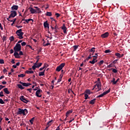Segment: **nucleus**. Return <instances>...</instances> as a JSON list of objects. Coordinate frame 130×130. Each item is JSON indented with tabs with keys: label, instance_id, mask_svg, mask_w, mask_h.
<instances>
[{
	"label": "nucleus",
	"instance_id": "56",
	"mask_svg": "<svg viewBox=\"0 0 130 130\" xmlns=\"http://www.w3.org/2000/svg\"><path fill=\"white\" fill-rule=\"evenodd\" d=\"M16 28H18V29H20V28H22V27H23L21 25H16Z\"/></svg>",
	"mask_w": 130,
	"mask_h": 130
},
{
	"label": "nucleus",
	"instance_id": "11",
	"mask_svg": "<svg viewBox=\"0 0 130 130\" xmlns=\"http://www.w3.org/2000/svg\"><path fill=\"white\" fill-rule=\"evenodd\" d=\"M108 36H109V33L108 32H106L101 35L102 38H107Z\"/></svg>",
	"mask_w": 130,
	"mask_h": 130
},
{
	"label": "nucleus",
	"instance_id": "21",
	"mask_svg": "<svg viewBox=\"0 0 130 130\" xmlns=\"http://www.w3.org/2000/svg\"><path fill=\"white\" fill-rule=\"evenodd\" d=\"M47 67H48V65L46 64V63H45V64H44L43 67L41 68L40 69V71H43V70H44V68H47Z\"/></svg>",
	"mask_w": 130,
	"mask_h": 130
},
{
	"label": "nucleus",
	"instance_id": "25",
	"mask_svg": "<svg viewBox=\"0 0 130 130\" xmlns=\"http://www.w3.org/2000/svg\"><path fill=\"white\" fill-rule=\"evenodd\" d=\"M111 83H113V85H116V82L115 78H113V80L111 81Z\"/></svg>",
	"mask_w": 130,
	"mask_h": 130
},
{
	"label": "nucleus",
	"instance_id": "39",
	"mask_svg": "<svg viewBox=\"0 0 130 130\" xmlns=\"http://www.w3.org/2000/svg\"><path fill=\"white\" fill-rule=\"evenodd\" d=\"M5 95H4V92L3 91L0 92V97H4Z\"/></svg>",
	"mask_w": 130,
	"mask_h": 130
},
{
	"label": "nucleus",
	"instance_id": "20",
	"mask_svg": "<svg viewBox=\"0 0 130 130\" xmlns=\"http://www.w3.org/2000/svg\"><path fill=\"white\" fill-rule=\"evenodd\" d=\"M95 55L96 56H92V57H93L92 60L95 61L97 59V57H98V53H95Z\"/></svg>",
	"mask_w": 130,
	"mask_h": 130
},
{
	"label": "nucleus",
	"instance_id": "7",
	"mask_svg": "<svg viewBox=\"0 0 130 130\" xmlns=\"http://www.w3.org/2000/svg\"><path fill=\"white\" fill-rule=\"evenodd\" d=\"M40 93H42V90L41 89H38L36 92V95L37 97H41L42 95L40 94Z\"/></svg>",
	"mask_w": 130,
	"mask_h": 130
},
{
	"label": "nucleus",
	"instance_id": "59",
	"mask_svg": "<svg viewBox=\"0 0 130 130\" xmlns=\"http://www.w3.org/2000/svg\"><path fill=\"white\" fill-rule=\"evenodd\" d=\"M10 52L11 54L12 53H14V50H13L12 49H11L10 51Z\"/></svg>",
	"mask_w": 130,
	"mask_h": 130
},
{
	"label": "nucleus",
	"instance_id": "2",
	"mask_svg": "<svg viewBox=\"0 0 130 130\" xmlns=\"http://www.w3.org/2000/svg\"><path fill=\"white\" fill-rule=\"evenodd\" d=\"M16 34L18 36V38L19 39H23V36L24 35V32H22V29L17 30L16 31Z\"/></svg>",
	"mask_w": 130,
	"mask_h": 130
},
{
	"label": "nucleus",
	"instance_id": "61",
	"mask_svg": "<svg viewBox=\"0 0 130 130\" xmlns=\"http://www.w3.org/2000/svg\"><path fill=\"white\" fill-rule=\"evenodd\" d=\"M2 89H4V86L0 85V91L2 90Z\"/></svg>",
	"mask_w": 130,
	"mask_h": 130
},
{
	"label": "nucleus",
	"instance_id": "23",
	"mask_svg": "<svg viewBox=\"0 0 130 130\" xmlns=\"http://www.w3.org/2000/svg\"><path fill=\"white\" fill-rule=\"evenodd\" d=\"M95 49H96V48L95 47H92L91 49H89V52H92L93 53H94L95 52Z\"/></svg>",
	"mask_w": 130,
	"mask_h": 130
},
{
	"label": "nucleus",
	"instance_id": "4",
	"mask_svg": "<svg viewBox=\"0 0 130 130\" xmlns=\"http://www.w3.org/2000/svg\"><path fill=\"white\" fill-rule=\"evenodd\" d=\"M110 92V88H109L107 91L104 92L103 93L100 94L99 96L96 97V98H101V97H104L107 94Z\"/></svg>",
	"mask_w": 130,
	"mask_h": 130
},
{
	"label": "nucleus",
	"instance_id": "41",
	"mask_svg": "<svg viewBox=\"0 0 130 130\" xmlns=\"http://www.w3.org/2000/svg\"><path fill=\"white\" fill-rule=\"evenodd\" d=\"M26 126V124H25V123H24V121H22V123H21L20 124V126Z\"/></svg>",
	"mask_w": 130,
	"mask_h": 130
},
{
	"label": "nucleus",
	"instance_id": "43",
	"mask_svg": "<svg viewBox=\"0 0 130 130\" xmlns=\"http://www.w3.org/2000/svg\"><path fill=\"white\" fill-rule=\"evenodd\" d=\"M31 20V19H24V21H25V22H26V23H29V22H30Z\"/></svg>",
	"mask_w": 130,
	"mask_h": 130
},
{
	"label": "nucleus",
	"instance_id": "54",
	"mask_svg": "<svg viewBox=\"0 0 130 130\" xmlns=\"http://www.w3.org/2000/svg\"><path fill=\"white\" fill-rule=\"evenodd\" d=\"M103 62H104V61L103 60H101L99 63V64H100V66H101V64H102L103 63Z\"/></svg>",
	"mask_w": 130,
	"mask_h": 130
},
{
	"label": "nucleus",
	"instance_id": "28",
	"mask_svg": "<svg viewBox=\"0 0 130 130\" xmlns=\"http://www.w3.org/2000/svg\"><path fill=\"white\" fill-rule=\"evenodd\" d=\"M101 86L102 85H96V87L98 88V90H96V92H99V91H100V90L102 89Z\"/></svg>",
	"mask_w": 130,
	"mask_h": 130
},
{
	"label": "nucleus",
	"instance_id": "16",
	"mask_svg": "<svg viewBox=\"0 0 130 130\" xmlns=\"http://www.w3.org/2000/svg\"><path fill=\"white\" fill-rule=\"evenodd\" d=\"M84 93L87 94V95H90L92 92H91V90H90V89H86Z\"/></svg>",
	"mask_w": 130,
	"mask_h": 130
},
{
	"label": "nucleus",
	"instance_id": "38",
	"mask_svg": "<svg viewBox=\"0 0 130 130\" xmlns=\"http://www.w3.org/2000/svg\"><path fill=\"white\" fill-rule=\"evenodd\" d=\"M55 16H56V18H59V17H60V14H59V13H56L55 14Z\"/></svg>",
	"mask_w": 130,
	"mask_h": 130
},
{
	"label": "nucleus",
	"instance_id": "27",
	"mask_svg": "<svg viewBox=\"0 0 130 130\" xmlns=\"http://www.w3.org/2000/svg\"><path fill=\"white\" fill-rule=\"evenodd\" d=\"M34 73V72L32 70L31 71H25V74H33Z\"/></svg>",
	"mask_w": 130,
	"mask_h": 130
},
{
	"label": "nucleus",
	"instance_id": "34",
	"mask_svg": "<svg viewBox=\"0 0 130 130\" xmlns=\"http://www.w3.org/2000/svg\"><path fill=\"white\" fill-rule=\"evenodd\" d=\"M78 47H79V46L75 45L73 46L74 48V51H76L77 49H78Z\"/></svg>",
	"mask_w": 130,
	"mask_h": 130
},
{
	"label": "nucleus",
	"instance_id": "26",
	"mask_svg": "<svg viewBox=\"0 0 130 130\" xmlns=\"http://www.w3.org/2000/svg\"><path fill=\"white\" fill-rule=\"evenodd\" d=\"M84 94V97H85V100H87V99H90V98H89V95L87 94V93H83Z\"/></svg>",
	"mask_w": 130,
	"mask_h": 130
},
{
	"label": "nucleus",
	"instance_id": "64",
	"mask_svg": "<svg viewBox=\"0 0 130 130\" xmlns=\"http://www.w3.org/2000/svg\"><path fill=\"white\" fill-rule=\"evenodd\" d=\"M2 84H3V85H6L7 84V82L3 81V82H2Z\"/></svg>",
	"mask_w": 130,
	"mask_h": 130
},
{
	"label": "nucleus",
	"instance_id": "44",
	"mask_svg": "<svg viewBox=\"0 0 130 130\" xmlns=\"http://www.w3.org/2000/svg\"><path fill=\"white\" fill-rule=\"evenodd\" d=\"M39 74L40 76H44V72H40Z\"/></svg>",
	"mask_w": 130,
	"mask_h": 130
},
{
	"label": "nucleus",
	"instance_id": "55",
	"mask_svg": "<svg viewBox=\"0 0 130 130\" xmlns=\"http://www.w3.org/2000/svg\"><path fill=\"white\" fill-rule=\"evenodd\" d=\"M21 45H22V46H25L26 45V42H23L21 43Z\"/></svg>",
	"mask_w": 130,
	"mask_h": 130
},
{
	"label": "nucleus",
	"instance_id": "53",
	"mask_svg": "<svg viewBox=\"0 0 130 130\" xmlns=\"http://www.w3.org/2000/svg\"><path fill=\"white\" fill-rule=\"evenodd\" d=\"M24 110V113H25L26 114H28V110H27V109H25Z\"/></svg>",
	"mask_w": 130,
	"mask_h": 130
},
{
	"label": "nucleus",
	"instance_id": "19",
	"mask_svg": "<svg viewBox=\"0 0 130 130\" xmlns=\"http://www.w3.org/2000/svg\"><path fill=\"white\" fill-rule=\"evenodd\" d=\"M72 112H73V110H71L67 111L66 114L67 117H68L69 116V115L70 114H71V113H72Z\"/></svg>",
	"mask_w": 130,
	"mask_h": 130
},
{
	"label": "nucleus",
	"instance_id": "6",
	"mask_svg": "<svg viewBox=\"0 0 130 130\" xmlns=\"http://www.w3.org/2000/svg\"><path fill=\"white\" fill-rule=\"evenodd\" d=\"M20 99L21 101H22V102H24V103H26V104L27 103H28V102H29V101L26 100V99L25 98V96H24L23 95H21L20 97Z\"/></svg>",
	"mask_w": 130,
	"mask_h": 130
},
{
	"label": "nucleus",
	"instance_id": "22",
	"mask_svg": "<svg viewBox=\"0 0 130 130\" xmlns=\"http://www.w3.org/2000/svg\"><path fill=\"white\" fill-rule=\"evenodd\" d=\"M19 83L21 84V85H22V86H23L24 87H28V85H27V83L22 82V81H20Z\"/></svg>",
	"mask_w": 130,
	"mask_h": 130
},
{
	"label": "nucleus",
	"instance_id": "31",
	"mask_svg": "<svg viewBox=\"0 0 130 130\" xmlns=\"http://www.w3.org/2000/svg\"><path fill=\"white\" fill-rule=\"evenodd\" d=\"M14 40H15V38H14V36H11L9 38V40H10L11 42L14 41Z\"/></svg>",
	"mask_w": 130,
	"mask_h": 130
},
{
	"label": "nucleus",
	"instance_id": "13",
	"mask_svg": "<svg viewBox=\"0 0 130 130\" xmlns=\"http://www.w3.org/2000/svg\"><path fill=\"white\" fill-rule=\"evenodd\" d=\"M18 9H19V6H18L17 5H13L11 7V10H12L13 11H14V10L17 11L18 10Z\"/></svg>",
	"mask_w": 130,
	"mask_h": 130
},
{
	"label": "nucleus",
	"instance_id": "36",
	"mask_svg": "<svg viewBox=\"0 0 130 130\" xmlns=\"http://www.w3.org/2000/svg\"><path fill=\"white\" fill-rule=\"evenodd\" d=\"M90 58H92L91 54H90L89 56L86 59V60H84V61L86 62V60H89Z\"/></svg>",
	"mask_w": 130,
	"mask_h": 130
},
{
	"label": "nucleus",
	"instance_id": "18",
	"mask_svg": "<svg viewBox=\"0 0 130 130\" xmlns=\"http://www.w3.org/2000/svg\"><path fill=\"white\" fill-rule=\"evenodd\" d=\"M3 91H4V92H5V93L6 94H10V91H9V90L8 89V88H4V89H3Z\"/></svg>",
	"mask_w": 130,
	"mask_h": 130
},
{
	"label": "nucleus",
	"instance_id": "14",
	"mask_svg": "<svg viewBox=\"0 0 130 130\" xmlns=\"http://www.w3.org/2000/svg\"><path fill=\"white\" fill-rule=\"evenodd\" d=\"M115 55H116V56H117V57H118V58H121V57H122L124 55L123 54H120V53H116L115 54Z\"/></svg>",
	"mask_w": 130,
	"mask_h": 130
},
{
	"label": "nucleus",
	"instance_id": "60",
	"mask_svg": "<svg viewBox=\"0 0 130 130\" xmlns=\"http://www.w3.org/2000/svg\"><path fill=\"white\" fill-rule=\"evenodd\" d=\"M11 62L12 63H15V59H12V60H11Z\"/></svg>",
	"mask_w": 130,
	"mask_h": 130
},
{
	"label": "nucleus",
	"instance_id": "47",
	"mask_svg": "<svg viewBox=\"0 0 130 130\" xmlns=\"http://www.w3.org/2000/svg\"><path fill=\"white\" fill-rule=\"evenodd\" d=\"M42 66V63H39L38 64V66H37V68H38V69H39V68H40V67H41Z\"/></svg>",
	"mask_w": 130,
	"mask_h": 130
},
{
	"label": "nucleus",
	"instance_id": "5",
	"mask_svg": "<svg viewBox=\"0 0 130 130\" xmlns=\"http://www.w3.org/2000/svg\"><path fill=\"white\" fill-rule=\"evenodd\" d=\"M17 114L26 116V113L24 112V110L23 109L19 108Z\"/></svg>",
	"mask_w": 130,
	"mask_h": 130
},
{
	"label": "nucleus",
	"instance_id": "12",
	"mask_svg": "<svg viewBox=\"0 0 130 130\" xmlns=\"http://www.w3.org/2000/svg\"><path fill=\"white\" fill-rule=\"evenodd\" d=\"M44 28H47L48 29H49V24L47 21H46L44 22Z\"/></svg>",
	"mask_w": 130,
	"mask_h": 130
},
{
	"label": "nucleus",
	"instance_id": "51",
	"mask_svg": "<svg viewBox=\"0 0 130 130\" xmlns=\"http://www.w3.org/2000/svg\"><path fill=\"white\" fill-rule=\"evenodd\" d=\"M89 63H91L92 64H94L95 63V61L92 60V61H89Z\"/></svg>",
	"mask_w": 130,
	"mask_h": 130
},
{
	"label": "nucleus",
	"instance_id": "50",
	"mask_svg": "<svg viewBox=\"0 0 130 130\" xmlns=\"http://www.w3.org/2000/svg\"><path fill=\"white\" fill-rule=\"evenodd\" d=\"M26 46L29 47V48H30V49H31L32 50H34V48H33L32 47V46H30L29 45H26Z\"/></svg>",
	"mask_w": 130,
	"mask_h": 130
},
{
	"label": "nucleus",
	"instance_id": "8",
	"mask_svg": "<svg viewBox=\"0 0 130 130\" xmlns=\"http://www.w3.org/2000/svg\"><path fill=\"white\" fill-rule=\"evenodd\" d=\"M28 10H29V11L30 12L31 14H35L37 13V10L34 9L32 7H29Z\"/></svg>",
	"mask_w": 130,
	"mask_h": 130
},
{
	"label": "nucleus",
	"instance_id": "62",
	"mask_svg": "<svg viewBox=\"0 0 130 130\" xmlns=\"http://www.w3.org/2000/svg\"><path fill=\"white\" fill-rule=\"evenodd\" d=\"M62 77H63V74H60L59 76L60 79H62Z\"/></svg>",
	"mask_w": 130,
	"mask_h": 130
},
{
	"label": "nucleus",
	"instance_id": "58",
	"mask_svg": "<svg viewBox=\"0 0 130 130\" xmlns=\"http://www.w3.org/2000/svg\"><path fill=\"white\" fill-rule=\"evenodd\" d=\"M7 72H8V70H7L6 69H4L3 70V73L5 74V73H7Z\"/></svg>",
	"mask_w": 130,
	"mask_h": 130
},
{
	"label": "nucleus",
	"instance_id": "49",
	"mask_svg": "<svg viewBox=\"0 0 130 130\" xmlns=\"http://www.w3.org/2000/svg\"><path fill=\"white\" fill-rule=\"evenodd\" d=\"M0 63L1 64L5 63V61L4 60V59H0Z\"/></svg>",
	"mask_w": 130,
	"mask_h": 130
},
{
	"label": "nucleus",
	"instance_id": "9",
	"mask_svg": "<svg viewBox=\"0 0 130 130\" xmlns=\"http://www.w3.org/2000/svg\"><path fill=\"white\" fill-rule=\"evenodd\" d=\"M10 15L12 18H15L17 16V12L16 11H12Z\"/></svg>",
	"mask_w": 130,
	"mask_h": 130
},
{
	"label": "nucleus",
	"instance_id": "37",
	"mask_svg": "<svg viewBox=\"0 0 130 130\" xmlns=\"http://www.w3.org/2000/svg\"><path fill=\"white\" fill-rule=\"evenodd\" d=\"M110 52H111V51L109 49H107L105 51V53H109Z\"/></svg>",
	"mask_w": 130,
	"mask_h": 130
},
{
	"label": "nucleus",
	"instance_id": "1",
	"mask_svg": "<svg viewBox=\"0 0 130 130\" xmlns=\"http://www.w3.org/2000/svg\"><path fill=\"white\" fill-rule=\"evenodd\" d=\"M14 50V55L16 58H20L19 56V51H21V44L17 43L13 48Z\"/></svg>",
	"mask_w": 130,
	"mask_h": 130
},
{
	"label": "nucleus",
	"instance_id": "57",
	"mask_svg": "<svg viewBox=\"0 0 130 130\" xmlns=\"http://www.w3.org/2000/svg\"><path fill=\"white\" fill-rule=\"evenodd\" d=\"M19 55H23V52L21 51H19V53H18Z\"/></svg>",
	"mask_w": 130,
	"mask_h": 130
},
{
	"label": "nucleus",
	"instance_id": "10",
	"mask_svg": "<svg viewBox=\"0 0 130 130\" xmlns=\"http://www.w3.org/2000/svg\"><path fill=\"white\" fill-rule=\"evenodd\" d=\"M62 30L63 31V33L64 34H67V26H66V24L64 23L63 24L62 26L61 27Z\"/></svg>",
	"mask_w": 130,
	"mask_h": 130
},
{
	"label": "nucleus",
	"instance_id": "35",
	"mask_svg": "<svg viewBox=\"0 0 130 130\" xmlns=\"http://www.w3.org/2000/svg\"><path fill=\"white\" fill-rule=\"evenodd\" d=\"M25 75L24 74H20V75H18V77H19V78H24V77H25Z\"/></svg>",
	"mask_w": 130,
	"mask_h": 130
},
{
	"label": "nucleus",
	"instance_id": "40",
	"mask_svg": "<svg viewBox=\"0 0 130 130\" xmlns=\"http://www.w3.org/2000/svg\"><path fill=\"white\" fill-rule=\"evenodd\" d=\"M0 104H5V102H4V100L3 99L0 98Z\"/></svg>",
	"mask_w": 130,
	"mask_h": 130
},
{
	"label": "nucleus",
	"instance_id": "48",
	"mask_svg": "<svg viewBox=\"0 0 130 130\" xmlns=\"http://www.w3.org/2000/svg\"><path fill=\"white\" fill-rule=\"evenodd\" d=\"M7 40V37H6L5 36H3V42H5V41Z\"/></svg>",
	"mask_w": 130,
	"mask_h": 130
},
{
	"label": "nucleus",
	"instance_id": "3",
	"mask_svg": "<svg viewBox=\"0 0 130 130\" xmlns=\"http://www.w3.org/2000/svg\"><path fill=\"white\" fill-rule=\"evenodd\" d=\"M66 66V63H61L60 65H59V66H58L56 69V71L57 72H60V71H61V70H62V68Z\"/></svg>",
	"mask_w": 130,
	"mask_h": 130
},
{
	"label": "nucleus",
	"instance_id": "52",
	"mask_svg": "<svg viewBox=\"0 0 130 130\" xmlns=\"http://www.w3.org/2000/svg\"><path fill=\"white\" fill-rule=\"evenodd\" d=\"M96 84V86H102L101 82H98L97 84Z\"/></svg>",
	"mask_w": 130,
	"mask_h": 130
},
{
	"label": "nucleus",
	"instance_id": "30",
	"mask_svg": "<svg viewBox=\"0 0 130 130\" xmlns=\"http://www.w3.org/2000/svg\"><path fill=\"white\" fill-rule=\"evenodd\" d=\"M111 70H112V72L114 73L115 74H116V73H117V72H118V70H117L115 69L112 68Z\"/></svg>",
	"mask_w": 130,
	"mask_h": 130
},
{
	"label": "nucleus",
	"instance_id": "32",
	"mask_svg": "<svg viewBox=\"0 0 130 130\" xmlns=\"http://www.w3.org/2000/svg\"><path fill=\"white\" fill-rule=\"evenodd\" d=\"M34 119H35V117H33L30 120H29V122L31 123V124H33V121H34Z\"/></svg>",
	"mask_w": 130,
	"mask_h": 130
},
{
	"label": "nucleus",
	"instance_id": "15",
	"mask_svg": "<svg viewBox=\"0 0 130 130\" xmlns=\"http://www.w3.org/2000/svg\"><path fill=\"white\" fill-rule=\"evenodd\" d=\"M34 8L36 9V11H37L38 14H41V13H42V11L40 10V8H38V7H35Z\"/></svg>",
	"mask_w": 130,
	"mask_h": 130
},
{
	"label": "nucleus",
	"instance_id": "46",
	"mask_svg": "<svg viewBox=\"0 0 130 130\" xmlns=\"http://www.w3.org/2000/svg\"><path fill=\"white\" fill-rule=\"evenodd\" d=\"M48 45H50V43H47L46 44H44V43H43V46H48Z\"/></svg>",
	"mask_w": 130,
	"mask_h": 130
},
{
	"label": "nucleus",
	"instance_id": "29",
	"mask_svg": "<svg viewBox=\"0 0 130 130\" xmlns=\"http://www.w3.org/2000/svg\"><path fill=\"white\" fill-rule=\"evenodd\" d=\"M46 16H48L49 17H51V16H52V13H51V12H47Z\"/></svg>",
	"mask_w": 130,
	"mask_h": 130
},
{
	"label": "nucleus",
	"instance_id": "63",
	"mask_svg": "<svg viewBox=\"0 0 130 130\" xmlns=\"http://www.w3.org/2000/svg\"><path fill=\"white\" fill-rule=\"evenodd\" d=\"M60 82H61V78H60L58 80L57 83H60Z\"/></svg>",
	"mask_w": 130,
	"mask_h": 130
},
{
	"label": "nucleus",
	"instance_id": "42",
	"mask_svg": "<svg viewBox=\"0 0 130 130\" xmlns=\"http://www.w3.org/2000/svg\"><path fill=\"white\" fill-rule=\"evenodd\" d=\"M113 66H114L113 63H111V64H110L107 66V68H112Z\"/></svg>",
	"mask_w": 130,
	"mask_h": 130
},
{
	"label": "nucleus",
	"instance_id": "45",
	"mask_svg": "<svg viewBox=\"0 0 130 130\" xmlns=\"http://www.w3.org/2000/svg\"><path fill=\"white\" fill-rule=\"evenodd\" d=\"M36 68H37V66L33 65L32 67V70H36Z\"/></svg>",
	"mask_w": 130,
	"mask_h": 130
},
{
	"label": "nucleus",
	"instance_id": "17",
	"mask_svg": "<svg viewBox=\"0 0 130 130\" xmlns=\"http://www.w3.org/2000/svg\"><path fill=\"white\" fill-rule=\"evenodd\" d=\"M95 101H96V99H94L91 100L90 101H89V104L93 105L95 104Z\"/></svg>",
	"mask_w": 130,
	"mask_h": 130
},
{
	"label": "nucleus",
	"instance_id": "24",
	"mask_svg": "<svg viewBox=\"0 0 130 130\" xmlns=\"http://www.w3.org/2000/svg\"><path fill=\"white\" fill-rule=\"evenodd\" d=\"M17 86L20 90H23V89H25V88L23 87V86L21 84H17Z\"/></svg>",
	"mask_w": 130,
	"mask_h": 130
},
{
	"label": "nucleus",
	"instance_id": "33",
	"mask_svg": "<svg viewBox=\"0 0 130 130\" xmlns=\"http://www.w3.org/2000/svg\"><path fill=\"white\" fill-rule=\"evenodd\" d=\"M52 121H53V120H51L50 121H48L47 123V125H48V126L51 125V123L52 122Z\"/></svg>",
	"mask_w": 130,
	"mask_h": 130
}]
</instances>
